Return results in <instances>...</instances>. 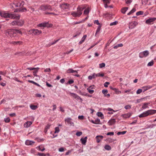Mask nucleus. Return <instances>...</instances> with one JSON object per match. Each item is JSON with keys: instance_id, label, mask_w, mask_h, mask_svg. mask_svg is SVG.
Masks as SVG:
<instances>
[{"instance_id": "nucleus-1", "label": "nucleus", "mask_w": 156, "mask_h": 156, "mask_svg": "<svg viewBox=\"0 0 156 156\" xmlns=\"http://www.w3.org/2000/svg\"><path fill=\"white\" fill-rule=\"evenodd\" d=\"M24 4V2L22 1H15L12 5V7L16 9V12H24L26 11V9L25 8H22Z\"/></svg>"}, {"instance_id": "nucleus-2", "label": "nucleus", "mask_w": 156, "mask_h": 156, "mask_svg": "<svg viewBox=\"0 0 156 156\" xmlns=\"http://www.w3.org/2000/svg\"><path fill=\"white\" fill-rule=\"evenodd\" d=\"M0 15L2 17L5 18H10L11 19L19 20L20 18V16L14 13H8L4 11L0 12Z\"/></svg>"}, {"instance_id": "nucleus-3", "label": "nucleus", "mask_w": 156, "mask_h": 156, "mask_svg": "<svg viewBox=\"0 0 156 156\" xmlns=\"http://www.w3.org/2000/svg\"><path fill=\"white\" fill-rule=\"evenodd\" d=\"M155 113H156V110H148L140 114L138 116L140 118H143L153 115Z\"/></svg>"}, {"instance_id": "nucleus-4", "label": "nucleus", "mask_w": 156, "mask_h": 156, "mask_svg": "<svg viewBox=\"0 0 156 156\" xmlns=\"http://www.w3.org/2000/svg\"><path fill=\"white\" fill-rule=\"evenodd\" d=\"M5 34L7 37L11 38L15 37L16 36V33L15 32L14 30L13 29L7 30L5 31Z\"/></svg>"}, {"instance_id": "nucleus-5", "label": "nucleus", "mask_w": 156, "mask_h": 156, "mask_svg": "<svg viewBox=\"0 0 156 156\" xmlns=\"http://www.w3.org/2000/svg\"><path fill=\"white\" fill-rule=\"evenodd\" d=\"M84 8L78 6L77 8V12H73L71 13V15L74 17H79L82 14V11L83 10Z\"/></svg>"}, {"instance_id": "nucleus-6", "label": "nucleus", "mask_w": 156, "mask_h": 156, "mask_svg": "<svg viewBox=\"0 0 156 156\" xmlns=\"http://www.w3.org/2000/svg\"><path fill=\"white\" fill-rule=\"evenodd\" d=\"M39 9L43 11H45L46 10H51L52 9L50 5H41Z\"/></svg>"}, {"instance_id": "nucleus-7", "label": "nucleus", "mask_w": 156, "mask_h": 156, "mask_svg": "<svg viewBox=\"0 0 156 156\" xmlns=\"http://www.w3.org/2000/svg\"><path fill=\"white\" fill-rule=\"evenodd\" d=\"M42 33L41 30H39L36 29L30 30L29 31V34H33L35 35H39Z\"/></svg>"}, {"instance_id": "nucleus-8", "label": "nucleus", "mask_w": 156, "mask_h": 156, "mask_svg": "<svg viewBox=\"0 0 156 156\" xmlns=\"http://www.w3.org/2000/svg\"><path fill=\"white\" fill-rule=\"evenodd\" d=\"M149 54V51H148L146 50L140 52L139 54V57L140 58H142L144 57H147Z\"/></svg>"}, {"instance_id": "nucleus-9", "label": "nucleus", "mask_w": 156, "mask_h": 156, "mask_svg": "<svg viewBox=\"0 0 156 156\" xmlns=\"http://www.w3.org/2000/svg\"><path fill=\"white\" fill-rule=\"evenodd\" d=\"M137 23L135 21H133L129 23V29H132L135 28L137 25Z\"/></svg>"}, {"instance_id": "nucleus-10", "label": "nucleus", "mask_w": 156, "mask_h": 156, "mask_svg": "<svg viewBox=\"0 0 156 156\" xmlns=\"http://www.w3.org/2000/svg\"><path fill=\"white\" fill-rule=\"evenodd\" d=\"M69 94L71 96L73 97L74 98L76 99V100H80L81 101H82V98L78 96L77 94L75 93H72L71 92H69Z\"/></svg>"}, {"instance_id": "nucleus-11", "label": "nucleus", "mask_w": 156, "mask_h": 156, "mask_svg": "<svg viewBox=\"0 0 156 156\" xmlns=\"http://www.w3.org/2000/svg\"><path fill=\"white\" fill-rule=\"evenodd\" d=\"M23 24V22L17 21H14L12 22L10 24L11 26H15L17 25L18 26H21Z\"/></svg>"}, {"instance_id": "nucleus-12", "label": "nucleus", "mask_w": 156, "mask_h": 156, "mask_svg": "<svg viewBox=\"0 0 156 156\" xmlns=\"http://www.w3.org/2000/svg\"><path fill=\"white\" fill-rule=\"evenodd\" d=\"M69 5L67 3H63L60 5V7L63 9H68L69 8Z\"/></svg>"}, {"instance_id": "nucleus-13", "label": "nucleus", "mask_w": 156, "mask_h": 156, "mask_svg": "<svg viewBox=\"0 0 156 156\" xmlns=\"http://www.w3.org/2000/svg\"><path fill=\"white\" fill-rule=\"evenodd\" d=\"M156 19L155 18H150L146 20V23L147 24H150L151 23L154 21Z\"/></svg>"}, {"instance_id": "nucleus-14", "label": "nucleus", "mask_w": 156, "mask_h": 156, "mask_svg": "<svg viewBox=\"0 0 156 156\" xmlns=\"http://www.w3.org/2000/svg\"><path fill=\"white\" fill-rule=\"evenodd\" d=\"M72 119L70 118H67L65 119V122H67V123L70 125L71 126H73L74 124L71 121Z\"/></svg>"}, {"instance_id": "nucleus-15", "label": "nucleus", "mask_w": 156, "mask_h": 156, "mask_svg": "<svg viewBox=\"0 0 156 156\" xmlns=\"http://www.w3.org/2000/svg\"><path fill=\"white\" fill-rule=\"evenodd\" d=\"M154 86H151L150 85H148L146 86H144L143 87H142V89L144 90V92L146 91V90L151 88L152 87Z\"/></svg>"}, {"instance_id": "nucleus-16", "label": "nucleus", "mask_w": 156, "mask_h": 156, "mask_svg": "<svg viewBox=\"0 0 156 156\" xmlns=\"http://www.w3.org/2000/svg\"><path fill=\"white\" fill-rule=\"evenodd\" d=\"M110 0H102L104 4L105 7V8H107L108 7V4L110 3Z\"/></svg>"}, {"instance_id": "nucleus-17", "label": "nucleus", "mask_w": 156, "mask_h": 156, "mask_svg": "<svg viewBox=\"0 0 156 156\" xmlns=\"http://www.w3.org/2000/svg\"><path fill=\"white\" fill-rule=\"evenodd\" d=\"M115 119H111L109 120L108 123L110 126L112 125L115 124Z\"/></svg>"}, {"instance_id": "nucleus-18", "label": "nucleus", "mask_w": 156, "mask_h": 156, "mask_svg": "<svg viewBox=\"0 0 156 156\" xmlns=\"http://www.w3.org/2000/svg\"><path fill=\"white\" fill-rule=\"evenodd\" d=\"M132 115L131 113H128L126 114H124L122 115V117L125 119L129 118Z\"/></svg>"}, {"instance_id": "nucleus-19", "label": "nucleus", "mask_w": 156, "mask_h": 156, "mask_svg": "<svg viewBox=\"0 0 156 156\" xmlns=\"http://www.w3.org/2000/svg\"><path fill=\"white\" fill-rule=\"evenodd\" d=\"M66 73H78L77 71L76 70H74L72 69H69L66 71Z\"/></svg>"}, {"instance_id": "nucleus-20", "label": "nucleus", "mask_w": 156, "mask_h": 156, "mask_svg": "<svg viewBox=\"0 0 156 156\" xmlns=\"http://www.w3.org/2000/svg\"><path fill=\"white\" fill-rule=\"evenodd\" d=\"M11 44H16V45H21L23 43V42L20 41H12L11 42Z\"/></svg>"}, {"instance_id": "nucleus-21", "label": "nucleus", "mask_w": 156, "mask_h": 156, "mask_svg": "<svg viewBox=\"0 0 156 156\" xmlns=\"http://www.w3.org/2000/svg\"><path fill=\"white\" fill-rule=\"evenodd\" d=\"M103 136H97L96 138L97 139V141L98 143H99L100 141L102 139Z\"/></svg>"}, {"instance_id": "nucleus-22", "label": "nucleus", "mask_w": 156, "mask_h": 156, "mask_svg": "<svg viewBox=\"0 0 156 156\" xmlns=\"http://www.w3.org/2000/svg\"><path fill=\"white\" fill-rule=\"evenodd\" d=\"M34 142L32 141L29 140H27L25 142V144L27 145H32L33 144H34Z\"/></svg>"}, {"instance_id": "nucleus-23", "label": "nucleus", "mask_w": 156, "mask_h": 156, "mask_svg": "<svg viewBox=\"0 0 156 156\" xmlns=\"http://www.w3.org/2000/svg\"><path fill=\"white\" fill-rule=\"evenodd\" d=\"M87 137H85L84 138H82L80 139V141L82 144L84 145H85L87 142Z\"/></svg>"}, {"instance_id": "nucleus-24", "label": "nucleus", "mask_w": 156, "mask_h": 156, "mask_svg": "<svg viewBox=\"0 0 156 156\" xmlns=\"http://www.w3.org/2000/svg\"><path fill=\"white\" fill-rule=\"evenodd\" d=\"M32 122L30 121H28L25 123L24 124V126L25 127L27 128L32 124Z\"/></svg>"}, {"instance_id": "nucleus-25", "label": "nucleus", "mask_w": 156, "mask_h": 156, "mask_svg": "<svg viewBox=\"0 0 156 156\" xmlns=\"http://www.w3.org/2000/svg\"><path fill=\"white\" fill-rule=\"evenodd\" d=\"M87 37V35H85L82 37L81 41L79 42V44H82L85 41L86 38Z\"/></svg>"}, {"instance_id": "nucleus-26", "label": "nucleus", "mask_w": 156, "mask_h": 156, "mask_svg": "<svg viewBox=\"0 0 156 156\" xmlns=\"http://www.w3.org/2000/svg\"><path fill=\"white\" fill-rule=\"evenodd\" d=\"M48 23H43L39 24L38 25V26L40 27H46L48 26Z\"/></svg>"}, {"instance_id": "nucleus-27", "label": "nucleus", "mask_w": 156, "mask_h": 156, "mask_svg": "<svg viewBox=\"0 0 156 156\" xmlns=\"http://www.w3.org/2000/svg\"><path fill=\"white\" fill-rule=\"evenodd\" d=\"M93 87H94V86H90V87H88V88H87V90L88 91V92L90 94H92L94 92V90H91L90 89L91 88H93Z\"/></svg>"}, {"instance_id": "nucleus-28", "label": "nucleus", "mask_w": 156, "mask_h": 156, "mask_svg": "<svg viewBox=\"0 0 156 156\" xmlns=\"http://www.w3.org/2000/svg\"><path fill=\"white\" fill-rule=\"evenodd\" d=\"M37 148L39 151H43L45 150V148L42 146H40L37 147Z\"/></svg>"}, {"instance_id": "nucleus-29", "label": "nucleus", "mask_w": 156, "mask_h": 156, "mask_svg": "<svg viewBox=\"0 0 156 156\" xmlns=\"http://www.w3.org/2000/svg\"><path fill=\"white\" fill-rule=\"evenodd\" d=\"M149 104L147 103H144L143 105L142 106V108L143 109H145L146 108H148L149 107L148 106V105Z\"/></svg>"}, {"instance_id": "nucleus-30", "label": "nucleus", "mask_w": 156, "mask_h": 156, "mask_svg": "<svg viewBox=\"0 0 156 156\" xmlns=\"http://www.w3.org/2000/svg\"><path fill=\"white\" fill-rule=\"evenodd\" d=\"M28 82L29 83H33V84H34V85H35L38 87H41V86L38 83H37L34 81H33L28 80Z\"/></svg>"}, {"instance_id": "nucleus-31", "label": "nucleus", "mask_w": 156, "mask_h": 156, "mask_svg": "<svg viewBox=\"0 0 156 156\" xmlns=\"http://www.w3.org/2000/svg\"><path fill=\"white\" fill-rule=\"evenodd\" d=\"M89 8H87L84 10L83 14L85 15H88L89 12Z\"/></svg>"}, {"instance_id": "nucleus-32", "label": "nucleus", "mask_w": 156, "mask_h": 156, "mask_svg": "<svg viewBox=\"0 0 156 156\" xmlns=\"http://www.w3.org/2000/svg\"><path fill=\"white\" fill-rule=\"evenodd\" d=\"M95 73H94L92 75L89 76L88 77V78L89 80H91L92 79H94L95 78Z\"/></svg>"}, {"instance_id": "nucleus-33", "label": "nucleus", "mask_w": 156, "mask_h": 156, "mask_svg": "<svg viewBox=\"0 0 156 156\" xmlns=\"http://www.w3.org/2000/svg\"><path fill=\"white\" fill-rule=\"evenodd\" d=\"M104 76V74L103 73H100L95 74L96 77L101 76L103 77Z\"/></svg>"}, {"instance_id": "nucleus-34", "label": "nucleus", "mask_w": 156, "mask_h": 156, "mask_svg": "<svg viewBox=\"0 0 156 156\" xmlns=\"http://www.w3.org/2000/svg\"><path fill=\"white\" fill-rule=\"evenodd\" d=\"M128 9V7H124L121 10V12L122 13L124 14L126 12L127 10Z\"/></svg>"}, {"instance_id": "nucleus-35", "label": "nucleus", "mask_w": 156, "mask_h": 156, "mask_svg": "<svg viewBox=\"0 0 156 156\" xmlns=\"http://www.w3.org/2000/svg\"><path fill=\"white\" fill-rule=\"evenodd\" d=\"M30 107L31 109L32 110H35L37 108V106L36 105H30Z\"/></svg>"}, {"instance_id": "nucleus-36", "label": "nucleus", "mask_w": 156, "mask_h": 156, "mask_svg": "<svg viewBox=\"0 0 156 156\" xmlns=\"http://www.w3.org/2000/svg\"><path fill=\"white\" fill-rule=\"evenodd\" d=\"M105 148L107 150H110L111 149V147L108 145H106L105 147Z\"/></svg>"}, {"instance_id": "nucleus-37", "label": "nucleus", "mask_w": 156, "mask_h": 156, "mask_svg": "<svg viewBox=\"0 0 156 156\" xmlns=\"http://www.w3.org/2000/svg\"><path fill=\"white\" fill-rule=\"evenodd\" d=\"M97 115L98 117L101 118H103L104 117V115L101 112H98Z\"/></svg>"}, {"instance_id": "nucleus-38", "label": "nucleus", "mask_w": 156, "mask_h": 156, "mask_svg": "<svg viewBox=\"0 0 156 156\" xmlns=\"http://www.w3.org/2000/svg\"><path fill=\"white\" fill-rule=\"evenodd\" d=\"M123 44H117L114 47V49H117L118 47H122L123 46Z\"/></svg>"}, {"instance_id": "nucleus-39", "label": "nucleus", "mask_w": 156, "mask_h": 156, "mask_svg": "<svg viewBox=\"0 0 156 156\" xmlns=\"http://www.w3.org/2000/svg\"><path fill=\"white\" fill-rule=\"evenodd\" d=\"M136 11V9L135 8H133L132 10L129 12L127 14L128 15H130L132 13L134 12H135Z\"/></svg>"}, {"instance_id": "nucleus-40", "label": "nucleus", "mask_w": 156, "mask_h": 156, "mask_svg": "<svg viewBox=\"0 0 156 156\" xmlns=\"http://www.w3.org/2000/svg\"><path fill=\"white\" fill-rule=\"evenodd\" d=\"M148 0H142V4L143 5L147 4L148 2Z\"/></svg>"}, {"instance_id": "nucleus-41", "label": "nucleus", "mask_w": 156, "mask_h": 156, "mask_svg": "<svg viewBox=\"0 0 156 156\" xmlns=\"http://www.w3.org/2000/svg\"><path fill=\"white\" fill-rule=\"evenodd\" d=\"M126 131H122V132H118L117 133V134L118 135H121V134L123 135V134H125V133H126Z\"/></svg>"}, {"instance_id": "nucleus-42", "label": "nucleus", "mask_w": 156, "mask_h": 156, "mask_svg": "<svg viewBox=\"0 0 156 156\" xmlns=\"http://www.w3.org/2000/svg\"><path fill=\"white\" fill-rule=\"evenodd\" d=\"M39 68H32V67H29L27 68V69L30 70H34L36 69H39Z\"/></svg>"}, {"instance_id": "nucleus-43", "label": "nucleus", "mask_w": 156, "mask_h": 156, "mask_svg": "<svg viewBox=\"0 0 156 156\" xmlns=\"http://www.w3.org/2000/svg\"><path fill=\"white\" fill-rule=\"evenodd\" d=\"M154 64V61L153 60H152L150 62H149L147 64V66H151L153 65Z\"/></svg>"}, {"instance_id": "nucleus-44", "label": "nucleus", "mask_w": 156, "mask_h": 156, "mask_svg": "<svg viewBox=\"0 0 156 156\" xmlns=\"http://www.w3.org/2000/svg\"><path fill=\"white\" fill-rule=\"evenodd\" d=\"M143 11H139V12H137L136 13V15L137 16H139V15H142L143 14Z\"/></svg>"}, {"instance_id": "nucleus-45", "label": "nucleus", "mask_w": 156, "mask_h": 156, "mask_svg": "<svg viewBox=\"0 0 156 156\" xmlns=\"http://www.w3.org/2000/svg\"><path fill=\"white\" fill-rule=\"evenodd\" d=\"M59 132V129L58 127H56L55 128V133H58Z\"/></svg>"}, {"instance_id": "nucleus-46", "label": "nucleus", "mask_w": 156, "mask_h": 156, "mask_svg": "<svg viewBox=\"0 0 156 156\" xmlns=\"http://www.w3.org/2000/svg\"><path fill=\"white\" fill-rule=\"evenodd\" d=\"M105 66V64L104 63H102L99 64V67L100 68H102L103 67H104Z\"/></svg>"}, {"instance_id": "nucleus-47", "label": "nucleus", "mask_w": 156, "mask_h": 156, "mask_svg": "<svg viewBox=\"0 0 156 156\" xmlns=\"http://www.w3.org/2000/svg\"><path fill=\"white\" fill-rule=\"evenodd\" d=\"M102 92L105 96V95H106L108 93V91L107 90H102Z\"/></svg>"}, {"instance_id": "nucleus-48", "label": "nucleus", "mask_w": 156, "mask_h": 156, "mask_svg": "<svg viewBox=\"0 0 156 156\" xmlns=\"http://www.w3.org/2000/svg\"><path fill=\"white\" fill-rule=\"evenodd\" d=\"M118 22L117 21H115L112 23H110V25L111 26L116 25L117 24Z\"/></svg>"}, {"instance_id": "nucleus-49", "label": "nucleus", "mask_w": 156, "mask_h": 156, "mask_svg": "<svg viewBox=\"0 0 156 156\" xmlns=\"http://www.w3.org/2000/svg\"><path fill=\"white\" fill-rule=\"evenodd\" d=\"M101 27L100 26H99L98 27V28L95 34H96L97 33H99V31H100V30H101Z\"/></svg>"}, {"instance_id": "nucleus-50", "label": "nucleus", "mask_w": 156, "mask_h": 156, "mask_svg": "<svg viewBox=\"0 0 156 156\" xmlns=\"http://www.w3.org/2000/svg\"><path fill=\"white\" fill-rule=\"evenodd\" d=\"M14 31H15V33L16 32L17 33H18L20 34H22V32L20 30L16 29V30H14Z\"/></svg>"}, {"instance_id": "nucleus-51", "label": "nucleus", "mask_w": 156, "mask_h": 156, "mask_svg": "<svg viewBox=\"0 0 156 156\" xmlns=\"http://www.w3.org/2000/svg\"><path fill=\"white\" fill-rule=\"evenodd\" d=\"M82 134V133L81 132H77L76 133V135L77 136H80Z\"/></svg>"}, {"instance_id": "nucleus-52", "label": "nucleus", "mask_w": 156, "mask_h": 156, "mask_svg": "<svg viewBox=\"0 0 156 156\" xmlns=\"http://www.w3.org/2000/svg\"><path fill=\"white\" fill-rule=\"evenodd\" d=\"M4 120L6 122H9L10 121V119L9 118H5Z\"/></svg>"}, {"instance_id": "nucleus-53", "label": "nucleus", "mask_w": 156, "mask_h": 156, "mask_svg": "<svg viewBox=\"0 0 156 156\" xmlns=\"http://www.w3.org/2000/svg\"><path fill=\"white\" fill-rule=\"evenodd\" d=\"M100 122V120L99 119H97L95 121V123L96 124H99Z\"/></svg>"}, {"instance_id": "nucleus-54", "label": "nucleus", "mask_w": 156, "mask_h": 156, "mask_svg": "<svg viewBox=\"0 0 156 156\" xmlns=\"http://www.w3.org/2000/svg\"><path fill=\"white\" fill-rule=\"evenodd\" d=\"M142 89H139L137 90L136 93L137 94H140L141 92H142Z\"/></svg>"}, {"instance_id": "nucleus-55", "label": "nucleus", "mask_w": 156, "mask_h": 156, "mask_svg": "<svg viewBox=\"0 0 156 156\" xmlns=\"http://www.w3.org/2000/svg\"><path fill=\"white\" fill-rule=\"evenodd\" d=\"M126 4H130L132 2V0H125Z\"/></svg>"}, {"instance_id": "nucleus-56", "label": "nucleus", "mask_w": 156, "mask_h": 156, "mask_svg": "<svg viewBox=\"0 0 156 156\" xmlns=\"http://www.w3.org/2000/svg\"><path fill=\"white\" fill-rule=\"evenodd\" d=\"M37 70H36L35 71H34V72H33V75L34 76H37V72H38V70H37V69H37Z\"/></svg>"}, {"instance_id": "nucleus-57", "label": "nucleus", "mask_w": 156, "mask_h": 156, "mask_svg": "<svg viewBox=\"0 0 156 156\" xmlns=\"http://www.w3.org/2000/svg\"><path fill=\"white\" fill-rule=\"evenodd\" d=\"M124 108L126 109H130L131 107L130 105H127L125 106Z\"/></svg>"}, {"instance_id": "nucleus-58", "label": "nucleus", "mask_w": 156, "mask_h": 156, "mask_svg": "<svg viewBox=\"0 0 156 156\" xmlns=\"http://www.w3.org/2000/svg\"><path fill=\"white\" fill-rule=\"evenodd\" d=\"M110 83L108 82H107L105 83L104 84V86L105 87H108V85H109Z\"/></svg>"}, {"instance_id": "nucleus-59", "label": "nucleus", "mask_w": 156, "mask_h": 156, "mask_svg": "<svg viewBox=\"0 0 156 156\" xmlns=\"http://www.w3.org/2000/svg\"><path fill=\"white\" fill-rule=\"evenodd\" d=\"M114 134V133L113 132H110L108 133L107 135H110V136H112Z\"/></svg>"}, {"instance_id": "nucleus-60", "label": "nucleus", "mask_w": 156, "mask_h": 156, "mask_svg": "<svg viewBox=\"0 0 156 156\" xmlns=\"http://www.w3.org/2000/svg\"><path fill=\"white\" fill-rule=\"evenodd\" d=\"M38 154L39 156H45L46 155L44 153H38Z\"/></svg>"}, {"instance_id": "nucleus-61", "label": "nucleus", "mask_w": 156, "mask_h": 156, "mask_svg": "<svg viewBox=\"0 0 156 156\" xmlns=\"http://www.w3.org/2000/svg\"><path fill=\"white\" fill-rule=\"evenodd\" d=\"M73 82H74V81L73 80H69L68 81V83L69 84H72L73 83Z\"/></svg>"}, {"instance_id": "nucleus-62", "label": "nucleus", "mask_w": 156, "mask_h": 156, "mask_svg": "<svg viewBox=\"0 0 156 156\" xmlns=\"http://www.w3.org/2000/svg\"><path fill=\"white\" fill-rule=\"evenodd\" d=\"M51 71V69L50 68H47L44 70V72H49Z\"/></svg>"}, {"instance_id": "nucleus-63", "label": "nucleus", "mask_w": 156, "mask_h": 156, "mask_svg": "<svg viewBox=\"0 0 156 156\" xmlns=\"http://www.w3.org/2000/svg\"><path fill=\"white\" fill-rule=\"evenodd\" d=\"M60 40V39H58V40H56V41H55L54 42L51 43L50 44V45H53V44H55L57 42H58L59 40Z\"/></svg>"}, {"instance_id": "nucleus-64", "label": "nucleus", "mask_w": 156, "mask_h": 156, "mask_svg": "<svg viewBox=\"0 0 156 156\" xmlns=\"http://www.w3.org/2000/svg\"><path fill=\"white\" fill-rule=\"evenodd\" d=\"M94 23L95 24H97L98 25H99L100 24V23L99 22V21H98V20H95L94 21Z\"/></svg>"}]
</instances>
